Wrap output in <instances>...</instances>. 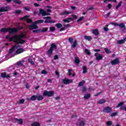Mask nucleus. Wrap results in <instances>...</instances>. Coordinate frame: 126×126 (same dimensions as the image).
<instances>
[{"instance_id":"f257e3e1","label":"nucleus","mask_w":126,"mask_h":126,"mask_svg":"<svg viewBox=\"0 0 126 126\" xmlns=\"http://www.w3.org/2000/svg\"><path fill=\"white\" fill-rule=\"evenodd\" d=\"M15 37L18 41V45H19V44H20L21 45H23V44H24L25 42H26L25 40L22 39L26 38V35H25L24 33L16 35Z\"/></svg>"},{"instance_id":"f03ea898","label":"nucleus","mask_w":126,"mask_h":126,"mask_svg":"<svg viewBox=\"0 0 126 126\" xmlns=\"http://www.w3.org/2000/svg\"><path fill=\"white\" fill-rule=\"evenodd\" d=\"M51 12H52V10L50 9H47L46 11L42 8H40L39 13L42 16H49L51 15Z\"/></svg>"},{"instance_id":"7ed1b4c3","label":"nucleus","mask_w":126,"mask_h":126,"mask_svg":"<svg viewBox=\"0 0 126 126\" xmlns=\"http://www.w3.org/2000/svg\"><path fill=\"white\" fill-rule=\"evenodd\" d=\"M57 49H58V46H57V45H56L55 43H52L50 45V49L47 52V54L48 56H50V57H52L53 51H54V50H57Z\"/></svg>"},{"instance_id":"20e7f679","label":"nucleus","mask_w":126,"mask_h":126,"mask_svg":"<svg viewBox=\"0 0 126 126\" xmlns=\"http://www.w3.org/2000/svg\"><path fill=\"white\" fill-rule=\"evenodd\" d=\"M43 19H46L44 21V23H50L51 24L56 23V21L52 20V17L50 16L44 17H43Z\"/></svg>"},{"instance_id":"39448f33","label":"nucleus","mask_w":126,"mask_h":126,"mask_svg":"<svg viewBox=\"0 0 126 126\" xmlns=\"http://www.w3.org/2000/svg\"><path fill=\"white\" fill-rule=\"evenodd\" d=\"M16 35H14L13 37H10L9 35H7L6 36V39H8L10 42H12L13 41L14 43H15L17 45H18V41L17 39H16Z\"/></svg>"},{"instance_id":"423d86ee","label":"nucleus","mask_w":126,"mask_h":126,"mask_svg":"<svg viewBox=\"0 0 126 126\" xmlns=\"http://www.w3.org/2000/svg\"><path fill=\"white\" fill-rule=\"evenodd\" d=\"M43 96H46L47 97H53L54 96V92L53 91H44L43 92Z\"/></svg>"},{"instance_id":"0eeeda50","label":"nucleus","mask_w":126,"mask_h":126,"mask_svg":"<svg viewBox=\"0 0 126 126\" xmlns=\"http://www.w3.org/2000/svg\"><path fill=\"white\" fill-rule=\"evenodd\" d=\"M111 24H112V25H114V26H119L122 29H124V30H126V26L125 25V24H124L123 23H121L119 25V24L117 23L112 22Z\"/></svg>"},{"instance_id":"6e6552de","label":"nucleus","mask_w":126,"mask_h":126,"mask_svg":"<svg viewBox=\"0 0 126 126\" xmlns=\"http://www.w3.org/2000/svg\"><path fill=\"white\" fill-rule=\"evenodd\" d=\"M124 103L123 102H120L117 106L116 108H120V110L126 111V106H123V105H124Z\"/></svg>"},{"instance_id":"1a4fd4ad","label":"nucleus","mask_w":126,"mask_h":126,"mask_svg":"<svg viewBox=\"0 0 126 126\" xmlns=\"http://www.w3.org/2000/svg\"><path fill=\"white\" fill-rule=\"evenodd\" d=\"M62 82L63 84L67 85V84H69V83H72L73 81L71 79H67L66 78H64L62 80Z\"/></svg>"},{"instance_id":"9d476101","label":"nucleus","mask_w":126,"mask_h":126,"mask_svg":"<svg viewBox=\"0 0 126 126\" xmlns=\"http://www.w3.org/2000/svg\"><path fill=\"white\" fill-rule=\"evenodd\" d=\"M112 111H113V109H112V108L110 107L109 106H107L104 108L103 110V113H110Z\"/></svg>"},{"instance_id":"9b49d317","label":"nucleus","mask_w":126,"mask_h":126,"mask_svg":"<svg viewBox=\"0 0 126 126\" xmlns=\"http://www.w3.org/2000/svg\"><path fill=\"white\" fill-rule=\"evenodd\" d=\"M18 30L15 28H8V32H9V34H12V33H17Z\"/></svg>"},{"instance_id":"f8f14e48","label":"nucleus","mask_w":126,"mask_h":126,"mask_svg":"<svg viewBox=\"0 0 126 126\" xmlns=\"http://www.w3.org/2000/svg\"><path fill=\"white\" fill-rule=\"evenodd\" d=\"M29 28L30 30H34V29H38V26H37L36 22H34V24H32V25L30 26Z\"/></svg>"},{"instance_id":"ddd939ff","label":"nucleus","mask_w":126,"mask_h":126,"mask_svg":"<svg viewBox=\"0 0 126 126\" xmlns=\"http://www.w3.org/2000/svg\"><path fill=\"white\" fill-rule=\"evenodd\" d=\"M94 57H95L96 61H101V60H103V56L97 53L94 54Z\"/></svg>"},{"instance_id":"4468645a","label":"nucleus","mask_w":126,"mask_h":126,"mask_svg":"<svg viewBox=\"0 0 126 126\" xmlns=\"http://www.w3.org/2000/svg\"><path fill=\"white\" fill-rule=\"evenodd\" d=\"M111 63L112 65H116V64H119L120 63V60L116 58L114 60L112 61Z\"/></svg>"},{"instance_id":"2eb2a0df","label":"nucleus","mask_w":126,"mask_h":126,"mask_svg":"<svg viewBox=\"0 0 126 126\" xmlns=\"http://www.w3.org/2000/svg\"><path fill=\"white\" fill-rule=\"evenodd\" d=\"M1 77L2 78H10V75L9 74L6 75L5 72H2L1 73Z\"/></svg>"},{"instance_id":"dca6fc26","label":"nucleus","mask_w":126,"mask_h":126,"mask_svg":"<svg viewBox=\"0 0 126 126\" xmlns=\"http://www.w3.org/2000/svg\"><path fill=\"white\" fill-rule=\"evenodd\" d=\"M6 11H8L7 7H1L0 8V12H5Z\"/></svg>"},{"instance_id":"f3484780","label":"nucleus","mask_w":126,"mask_h":126,"mask_svg":"<svg viewBox=\"0 0 126 126\" xmlns=\"http://www.w3.org/2000/svg\"><path fill=\"white\" fill-rule=\"evenodd\" d=\"M24 52V49L23 48H18L17 50H16V54L17 55H19V54H21V53H23Z\"/></svg>"},{"instance_id":"a211bd4d","label":"nucleus","mask_w":126,"mask_h":126,"mask_svg":"<svg viewBox=\"0 0 126 126\" xmlns=\"http://www.w3.org/2000/svg\"><path fill=\"white\" fill-rule=\"evenodd\" d=\"M23 63H24V61H21L17 62L16 64L18 66H23L24 65Z\"/></svg>"},{"instance_id":"6ab92c4d","label":"nucleus","mask_w":126,"mask_h":126,"mask_svg":"<svg viewBox=\"0 0 126 126\" xmlns=\"http://www.w3.org/2000/svg\"><path fill=\"white\" fill-rule=\"evenodd\" d=\"M93 34L95 36H98L99 35V30L98 29L93 30Z\"/></svg>"},{"instance_id":"aec40b11","label":"nucleus","mask_w":126,"mask_h":126,"mask_svg":"<svg viewBox=\"0 0 126 126\" xmlns=\"http://www.w3.org/2000/svg\"><path fill=\"white\" fill-rule=\"evenodd\" d=\"M15 121H16V122H18V123L19 124V125H23V120L21 119H17L16 118L15 119Z\"/></svg>"},{"instance_id":"412c9836","label":"nucleus","mask_w":126,"mask_h":126,"mask_svg":"<svg viewBox=\"0 0 126 126\" xmlns=\"http://www.w3.org/2000/svg\"><path fill=\"white\" fill-rule=\"evenodd\" d=\"M97 103L98 104H105V103H106V99L104 98L99 99Z\"/></svg>"},{"instance_id":"4be33fe9","label":"nucleus","mask_w":126,"mask_h":126,"mask_svg":"<svg viewBox=\"0 0 126 126\" xmlns=\"http://www.w3.org/2000/svg\"><path fill=\"white\" fill-rule=\"evenodd\" d=\"M84 38L85 40H87V41H92V37L91 36H87V35H85Z\"/></svg>"},{"instance_id":"5701e85b","label":"nucleus","mask_w":126,"mask_h":126,"mask_svg":"<svg viewBox=\"0 0 126 126\" xmlns=\"http://www.w3.org/2000/svg\"><path fill=\"white\" fill-rule=\"evenodd\" d=\"M76 46H77V40H75L73 44L71 45V48H74V49H75V48H76Z\"/></svg>"},{"instance_id":"b1692460","label":"nucleus","mask_w":126,"mask_h":126,"mask_svg":"<svg viewBox=\"0 0 126 126\" xmlns=\"http://www.w3.org/2000/svg\"><path fill=\"white\" fill-rule=\"evenodd\" d=\"M37 101H42L43 99H44V97L42 95H39V94H37Z\"/></svg>"},{"instance_id":"393cba45","label":"nucleus","mask_w":126,"mask_h":126,"mask_svg":"<svg viewBox=\"0 0 126 126\" xmlns=\"http://www.w3.org/2000/svg\"><path fill=\"white\" fill-rule=\"evenodd\" d=\"M90 97H91V94H85L84 99L85 100H87L88 99H89Z\"/></svg>"},{"instance_id":"a878e982","label":"nucleus","mask_w":126,"mask_h":126,"mask_svg":"<svg viewBox=\"0 0 126 126\" xmlns=\"http://www.w3.org/2000/svg\"><path fill=\"white\" fill-rule=\"evenodd\" d=\"M35 100H37V95H33L31 97V101H35Z\"/></svg>"},{"instance_id":"bb28decb","label":"nucleus","mask_w":126,"mask_h":126,"mask_svg":"<svg viewBox=\"0 0 126 126\" xmlns=\"http://www.w3.org/2000/svg\"><path fill=\"white\" fill-rule=\"evenodd\" d=\"M77 125L79 126H85V122H84V121H81L80 122V123L78 124V123H77Z\"/></svg>"},{"instance_id":"cd10ccee","label":"nucleus","mask_w":126,"mask_h":126,"mask_svg":"<svg viewBox=\"0 0 126 126\" xmlns=\"http://www.w3.org/2000/svg\"><path fill=\"white\" fill-rule=\"evenodd\" d=\"M75 63H76V64H79V63H80V60H79V58H78V57L75 58Z\"/></svg>"},{"instance_id":"c85d7f7f","label":"nucleus","mask_w":126,"mask_h":126,"mask_svg":"<svg viewBox=\"0 0 126 126\" xmlns=\"http://www.w3.org/2000/svg\"><path fill=\"white\" fill-rule=\"evenodd\" d=\"M28 62L32 65L35 64V63H34V62H33V60L31 58H29L28 60Z\"/></svg>"},{"instance_id":"c756f323","label":"nucleus","mask_w":126,"mask_h":126,"mask_svg":"<svg viewBox=\"0 0 126 126\" xmlns=\"http://www.w3.org/2000/svg\"><path fill=\"white\" fill-rule=\"evenodd\" d=\"M85 84V81L82 80V81L80 82L78 84V86H83Z\"/></svg>"},{"instance_id":"7c9ffc66","label":"nucleus","mask_w":126,"mask_h":126,"mask_svg":"<svg viewBox=\"0 0 126 126\" xmlns=\"http://www.w3.org/2000/svg\"><path fill=\"white\" fill-rule=\"evenodd\" d=\"M35 22L36 24H41L42 23H44V20H38L35 21Z\"/></svg>"},{"instance_id":"2f4dec72","label":"nucleus","mask_w":126,"mask_h":126,"mask_svg":"<svg viewBox=\"0 0 126 126\" xmlns=\"http://www.w3.org/2000/svg\"><path fill=\"white\" fill-rule=\"evenodd\" d=\"M104 51H105L106 54H107V55H109V54H111V53H112V51L109 50V49L107 48H104Z\"/></svg>"},{"instance_id":"473e14b6","label":"nucleus","mask_w":126,"mask_h":126,"mask_svg":"<svg viewBox=\"0 0 126 126\" xmlns=\"http://www.w3.org/2000/svg\"><path fill=\"white\" fill-rule=\"evenodd\" d=\"M31 126H40V123L38 122H34L31 124Z\"/></svg>"},{"instance_id":"72a5a7b5","label":"nucleus","mask_w":126,"mask_h":126,"mask_svg":"<svg viewBox=\"0 0 126 126\" xmlns=\"http://www.w3.org/2000/svg\"><path fill=\"white\" fill-rule=\"evenodd\" d=\"M85 53L86 55H88V56H90V55H91V52H90V51L87 49H85Z\"/></svg>"},{"instance_id":"f704fd0d","label":"nucleus","mask_w":126,"mask_h":126,"mask_svg":"<svg viewBox=\"0 0 126 126\" xmlns=\"http://www.w3.org/2000/svg\"><path fill=\"white\" fill-rule=\"evenodd\" d=\"M117 43L119 44V45H122V44L125 43V40H124V39L118 40L117 41Z\"/></svg>"},{"instance_id":"c9c22d12","label":"nucleus","mask_w":126,"mask_h":126,"mask_svg":"<svg viewBox=\"0 0 126 126\" xmlns=\"http://www.w3.org/2000/svg\"><path fill=\"white\" fill-rule=\"evenodd\" d=\"M29 17H30V16L26 15V16H24L23 17L21 18V20H24V19L26 20H27V19H28V18H29Z\"/></svg>"},{"instance_id":"e433bc0d","label":"nucleus","mask_w":126,"mask_h":126,"mask_svg":"<svg viewBox=\"0 0 126 126\" xmlns=\"http://www.w3.org/2000/svg\"><path fill=\"white\" fill-rule=\"evenodd\" d=\"M14 51H15V47L14 46H13L9 50V53L10 54H11V53H12V52H13Z\"/></svg>"},{"instance_id":"4c0bfd02","label":"nucleus","mask_w":126,"mask_h":126,"mask_svg":"<svg viewBox=\"0 0 126 126\" xmlns=\"http://www.w3.org/2000/svg\"><path fill=\"white\" fill-rule=\"evenodd\" d=\"M48 31V28H43L42 30H40V32L43 33V32H47Z\"/></svg>"},{"instance_id":"58836bf2","label":"nucleus","mask_w":126,"mask_h":126,"mask_svg":"<svg viewBox=\"0 0 126 126\" xmlns=\"http://www.w3.org/2000/svg\"><path fill=\"white\" fill-rule=\"evenodd\" d=\"M13 1L17 4H21V1H19V0H13Z\"/></svg>"},{"instance_id":"ea45409f","label":"nucleus","mask_w":126,"mask_h":126,"mask_svg":"<svg viewBox=\"0 0 126 126\" xmlns=\"http://www.w3.org/2000/svg\"><path fill=\"white\" fill-rule=\"evenodd\" d=\"M1 32L4 33L5 32H8V28H2L1 29Z\"/></svg>"},{"instance_id":"a19ab883","label":"nucleus","mask_w":126,"mask_h":126,"mask_svg":"<svg viewBox=\"0 0 126 126\" xmlns=\"http://www.w3.org/2000/svg\"><path fill=\"white\" fill-rule=\"evenodd\" d=\"M56 26L57 27V28L60 29V28H62V27H63V25H62L61 23H58L56 25Z\"/></svg>"},{"instance_id":"79ce46f5","label":"nucleus","mask_w":126,"mask_h":126,"mask_svg":"<svg viewBox=\"0 0 126 126\" xmlns=\"http://www.w3.org/2000/svg\"><path fill=\"white\" fill-rule=\"evenodd\" d=\"M113 125V122L111 121H108L106 122V125L108 126H111Z\"/></svg>"},{"instance_id":"37998d69","label":"nucleus","mask_w":126,"mask_h":126,"mask_svg":"<svg viewBox=\"0 0 126 126\" xmlns=\"http://www.w3.org/2000/svg\"><path fill=\"white\" fill-rule=\"evenodd\" d=\"M49 30L51 32H54L55 30H56V28H55V27H50L49 28Z\"/></svg>"},{"instance_id":"c03bdc74","label":"nucleus","mask_w":126,"mask_h":126,"mask_svg":"<svg viewBox=\"0 0 126 126\" xmlns=\"http://www.w3.org/2000/svg\"><path fill=\"white\" fill-rule=\"evenodd\" d=\"M122 3H123V2H122V1H120V2L118 3V4L116 5L115 7L116 9H118V8H119V7H120V6L122 5Z\"/></svg>"},{"instance_id":"a18cd8bd","label":"nucleus","mask_w":126,"mask_h":126,"mask_svg":"<svg viewBox=\"0 0 126 126\" xmlns=\"http://www.w3.org/2000/svg\"><path fill=\"white\" fill-rule=\"evenodd\" d=\"M83 73H86L87 72V68L86 66H84L83 67Z\"/></svg>"},{"instance_id":"49530a36","label":"nucleus","mask_w":126,"mask_h":126,"mask_svg":"<svg viewBox=\"0 0 126 126\" xmlns=\"http://www.w3.org/2000/svg\"><path fill=\"white\" fill-rule=\"evenodd\" d=\"M41 32V29L35 30L32 31V33H39Z\"/></svg>"},{"instance_id":"de8ad7c7","label":"nucleus","mask_w":126,"mask_h":126,"mask_svg":"<svg viewBox=\"0 0 126 126\" xmlns=\"http://www.w3.org/2000/svg\"><path fill=\"white\" fill-rule=\"evenodd\" d=\"M68 40V42L71 44H72V43H73V38L69 37Z\"/></svg>"},{"instance_id":"09e8293b","label":"nucleus","mask_w":126,"mask_h":126,"mask_svg":"<svg viewBox=\"0 0 126 126\" xmlns=\"http://www.w3.org/2000/svg\"><path fill=\"white\" fill-rule=\"evenodd\" d=\"M83 19H84V16L81 17L77 20V22H80V21L83 20Z\"/></svg>"},{"instance_id":"8fccbe9b","label":"nucleus","mask_w":126,"mask_h":126,"mask_svg":"<svg viewBox=\"0 0 126 126\" xmlns=\"http://www.w3.org/2000/svg\"><path fill=\"white\" fill-rule=\"evenodd\" d=\"M107 1H113V2H116L117 0H104L103 2L106 3Z\"/></svg>"},{"instance_id":"3c124183","label":"nucleus","mask_w":126,"mask_h":126,"mask_svg":"<svg viewBox=\"0 0 126 126\" xmlns=\"http://www.w3.org/2000/svg\"><path fill=\"white\" fill-rule=\"evenodd\" d=\"M118 115V113L117 112H114V113H112L111 114V117H116V116Z\"/></svg>"},{"instance_id":"603ef678","label":"nucleus","mask_w":126,"mask_h":126,"mask_svg":"<svg viewBox=\"0 0 126 126\" xmlns=\"http://www.w3.org/2000/svg\"><path fill=\"white\" fill-rule=\"evenodd\" d=\"M24 102H25V100H24V99H21L19 101V103L20 104H24Z\"/></svg>"},{"instance_id":"864d4df0","label":"nucleus","mask_w":126,"mask_h":126,"mask_svg":"<svg viewBox=\"0 0 126 126\" xmlns=\"http://www.w3.org/2000/svg\"><path fill=\"white\" fill-rule=\"evenodd\" d=\"M63 26L65 28H69V27H70V25H69V24H67V25H63Z\"/></svg>"},{"instance_id":"5fc2aeb1","label":"nucleus","mask_w":126,"mask_h":126,"mask_svg":"<svg viewBox=\"0 0 126 126\" xmlns=\"http://www.w3.org/2000/svg\"><path fill=\"white\" fill-rule=\"evenodd\" d=\"M86 90H87V88H86L85 87H83L82 91V92H86Z\"/></svg>"},{"instance_id":"6e6d98bb","label":"nucleus","mask_w":126,"mask_h":126,"mask_svg":"<svg viewBox=\"0 0 126 126\" xmlns=\"http://www.w3.org/2000/svg\"><path fill=\"white\" fill-rule=\"evenodd\" d=\"M27 23H32V19H27Z\"/></svg>"},{"instance_id":"4d7b16f0","label":"nucleus","mask_w":126,"mask_h":126,"mask_svg":"<svg viewBox=\"0 0 126 126\" xmlns=\"http://www.w3.org/2000/svg\"><path fill=\"white\" fill-rule=\"evenodd\" d=\"M41 73L42 74H47L48 73L47 72V71H46L45 70H43L41 71Z\"/></svg>"},{"instance_id":"13d9d810","label":"nucleus","mask_w":126,"mask_h":126,"mask_svg":"<svg viewBox=\"0 0 126 126\" xmlns=\"http://www.w3.org/2000/svg\"><path fill=\"white\" fill-rule=\"evenodd\" d=\"M15 13H16V14H19V13H21V11H20V10H16Z\"/></svg>"},{"instance_id":"bf43d9fd","label":"nucleus","mask_w":126,"mask_h":126,"mask_svg":"<svg viewBox=\"0 0 126 126\" xmlns=\"http://www.w3.org/2000/svg\"><path fill=\"white\" fill-rule=\"evenodd\" d=\"M63 14L66 15V14H70V13L67 11H64L63 13Z\"/></svg>"},{"instance_id":"052dcab7","label":"nucleus","mask_w":126,"mask_h":126,"mask_svg":"<svg viewBox=\"0 0 126 126\" xmlns=\"http://www.w3.org/2000/svg\"><path fill=\"white\" fill-rule=\"evenodd\" d=\"M58 59H59V56H58L57 55H55L54 57V60L55 61H56V60H58Z\"/></svg>"},{"instance_id":"680f3d73","label":"nucleus","mask_w":126,"mask_h":126,"mask_svg":"<svg viewBox=\"0 0 126 126\" xmlns=\"http://www.w3.org/2000/svg\"><path fill=\"white\" fill-rule=\"evenodd\" d=\"M14 47H15V48H16V49H18V48H21V45H20L19 44H17V45H14Z\"/></svg>"},{"instance_id":"e2e57ef3","label":"nucleus","mask_w":126,"mask_h":126,"mask_svg":"<svg viewBox=\"0 0 126 126\" xmlns=\"http://www.w3.org/2000/svg\"><path fill=\"white\" fill-rule=\"evenodd\" d=\"M104 31L107 32V31H109V29L107 27H105L103 28Z\"/></svg>"},{"instance_id":"0e129e2a","label":"nucleus","mask_w":126,"mask_h":126,"mask_svg":"<svg viewBox=\"0 0 126 126\" xmlns=\"http://www.w3.org/2000/svg\"><path fill=\"white\" fill-rule=\"evenodd\" d=\"M71 71H72V70H71V69L68 70V72L69 76H70V75H71Z\"/></svg>"},{"instance_id":"69168bd1","label":"nucleus","mask_w":126,"mask_h":126,"mask_svg":"<svg viewBox=\"0 0 126 126\" xmlns=\"http://www.w3.org/2000/svg\"><path fill=\"white\" fill-rule=\"evenodd\" d=\"M33 5L36 7H38L39 6H40V4L39 3H34L33 4Z\"/></svg>"},{"instance_id":"338daca9","label":"nucleus","mask_w":126,"mask_h":126,"mask_svg":"<svg viewBox=\"0 0 126 126\" xmlns=\"http://www.w3.org/2000/svg\"><path fill=\"white\" fill-rule=\"evenodd\" d=\"M107 6L109 9H111V8H112V4L110 3L108 4Z\"/></svg>"},{"instance_id":"774afa93","label":"nucleus","mask_w":126,"mask_h":126,"mask_svg":"<svg viewBox=\"0 0 126 126\" xmlns=\"http://www.w3.org/2000/svg\"><path fill=\"white\" fill-rule=\"evenodd\" d=\"M72 16L74 19H77V16L76 15H72Z\"/></svg>"}]
</instances>
